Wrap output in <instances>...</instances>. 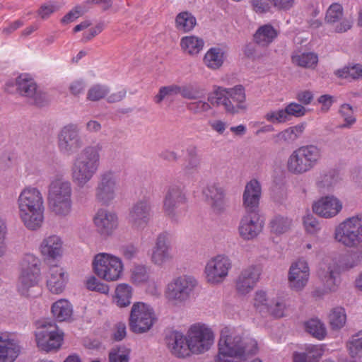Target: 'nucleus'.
<instances>
[{
  "mask_svg": "<svg viewBox=\"0 0 362 362\" xmlns=\"http://www.w3.org/2000/svg\"><path fill=\"white\" fill-rule=\"evenodd\" d=\"M258 351L257 341L243 328L224 327L220 332L215 362H245Z\"/></svg>",
  "mask_w": 362,
  "mask_h": 362,
  "instance_id": "obj_1",
  "label": "nucleus"
},
{
  "mask_svg": "<svg viewBox=\"0 0 362 362\" xmlns=\"http://www.w3.org/2000/svg\"><path fill=\"white\" fill-rule=\"evenodd\" d=\"M18 214L23 226L30 230L40 228L45 219V199L36 187L26 186L19 192L16 199Z\"/></svg>",
  "mask_w": 362,
  "mask_h": 362,
  "instance_id": "obj_2",
  "label": "nucleus"
},
{
  "mask_svg": "<svg viewBox=\"0 0 362 362\" xmlns=\"http://www.w3.org/2000/svg\"><path fill=\"white\" fill-rule=\"evenodd\" d=\"M100 149L95 146L84 148L72 161L70 177L76 187H86L100 168Z\"/></svg>",
  "mask_w": 362,
  "mask_h": 362,
  "instance_id": "obj_3",
  "label": "nucleus"
},
{
  "mask_svg": "<svg viewBox=\"0 0 362 362\" xmlns=\"http://www.w3.org/2000/svg\"><path fill=\"white\" fill-rule=\"evenodd\" d=\"M72 187L63 178L53 180L48 188V204L52 213L61 220H66L73 209Z\"/></svg>",
  "mask_w": 362,
  "mask_h": 362,
  "instance_id": "obj_4",
  "label": "nucleus"
},
{
  "mask_svg": "<svg viewBox=\"0 0 362 362\" xmlns=\"http://www.w3.org/2000/svg\"><path fill=\"white\" fill-rule=\"evenodd\" d=\"M323 157L322 148L315 144H307L294 149L286 161L287 171L293 175H302L313 170Z\"/></svg>",
  "mask_w": 362,
  "mask_h": 362,
  "instance_id": "obj_5",
  "label": "nucleus"
},
{
  "mask_svg": "<svg viewBox=\"0 0 362 362\" xmlns=\"http://www.w3.org/2000/svg\"><path fill=\"white\" fill-rule=\"evenodd\" d=\"M211 104L223 106L226 113L235 115L246 109L245 88L241 85L233 88L214 86L212 92L208 94Z\"/></svg>",
  "mask_w": 362,
  "mask_h": 362,
  "instance_id": "obj_6",
  "label": "nucleus"
},
{
  "mask_svg": "<svg viewBox=\"0 0 362 362\" xmlns=\"http://www.w3.org/2000/svg\"><path fill=\"white\" fill-rule=\"evenodd\" d=\"M41 280L40 261L33 254L23 256L20 264V272L16 288L18 292L24 296H35L33 289L37 287Z\"/></svg>",
  "mask_w": 362,
  "mask_h": 362,
  "instance_id": "obj_7",
  "label": "nucleus"
},
{
  "mask_svg": "<svg viewBox=\"0 0 362 362\" xmlns=\"http://www.w3.org/2000/svg\"><path fill=\"white\" fill-rule=\"evenodd\" d=\"M95 275L105 282L120 280L124 272V264L121 257L108 252L96 254L92 260Z\"/></svg>",
  "mask_w": 362,
  "mask_h": 362,
  "instance_id": "obj_8",
  "label": "nucleus"
},
{
  "mask_svg": "<svg viewBox=\"0 0 362 362\" xmlns=\"http://www.w3.org/2000/svg\"><path fill=\"white\" fill-rule=\"evenodd\" d=\"M333 238L339 245L347 248H356L362 245V213L350 216L334 228Z\"/></svg>",
  "mask_w": 362,
  "mask_h": 362,
  "instance_id": "obj_9",
  "label": "nucleus"
},
{
  "mask_svg": "<svg viewBox=\"0 0 362 362\" xmlns=\"http://www.w3.org/2000/svg\"><path fill=\"white\" fill-rule=\"evenodd\" d=\"M156 320L155 310L151 305L136 302L131 308L129 327L135 334H144L153 327Z\"/></svg>",
  "mask_w": 362,
  "mask_h": 362,
  "instance_id": "obj_10",
  "label": "nucleus"
},
{
  "mask_svg": "<svg viewBox=\"0 0 362 362\" xmlns=\"http://www.w3.org/2000/svg\"><path fill=\"white\" fill-rule=\"evenodd\" d=\"M37 347L49 352L59 349L62 345L64 333L52 321H40L37 324L35 332Z\"/></svg>",
  "mask_w": 362,
  "mask_h": 362,
  "instance_id": "obj_11",
  "label": "nucleus"
},
{
  "mask_svg": "<svg viewBox=\"0 0 362 362\" xmlns=\"http://www.w3.org/2000/svg\"><path fill=\"white\" fill-rule=\"evenodd\" d=\"M187 332L192 354H204L209 351L214 344V332L206 324L195 323L189 327Z\"/></svg>",
  "mask_w": 362,
  "mask_h": 362,
  "instance_id": "obj_12",
  "label": "nucleus"
},
{
  "mask_svg": "<svg viewBox=\"0 0 362 362\" xmlns=\"http://www.w3.org/2000/svg\"><path fill=\"white\" fill-rule=\"evenodd\" d=\"M197 286L196 279L189 275L173 278L166 286L165 296L170 302L178 304L186 302Z\"/></svg>",
  "mask_w": 362,
  "mask_h": 362,
  "instance_id": "obj_13",
  "label": "nucleus"
},
{
  "mask_svg": "<svg viewBox=\"0 0 362 362\" xmlns=\"http://www.w3.org/2000/svg\"><path fill=\"white\" fill-rule=\"evenodd\" d=\"M232 268L231 259L226 255H216L207 260L204 269L206 281L214 286L225 281Z\"/></svg>",
  "mask_w": 362,
  "mask_h": 362,
  "instance_id": "obj_14",
  "label": "nucleus"
},
{
  "mask_svg": "<svg viewBox=\"0 0 362 362\" xmlns=\"http://www.w3.org/2000/svg\"><path fill=\"white\" fill-rule=\"evenodd\" d=\"M187 197L179 186L168 188L163 201V210L165 215L173 221H178L186 212Z\"/></svg>",
  "mask_w": 362,
  "mask_h": 362,
  "instance_id": "obj_15",
  "label": "nucleus"
},
{
  "mask_svg": "<svg viewBox=\"0 0 362 362\" xmlns=\"http://www.w3.org/2000/svg\"><path fill=\"white\" fill-rule=\"evenodd\" d=\"M57 142L59 151L65 155H72L78 151L83 144L78 124L69 123L62 127L57 136Z\"/></svg>",
  "mask_w": 362,
  "mask_h": 362,
  "instance_id": "obj_16",
  "label": "nucleus"
},
{
  "mask_svg": "<svg viewBox=\"0 0 362 362\" xmlns=\"http://www.w3.org/2000/svg\"><path fill=\"white\" fill-rule=\"evenodd\" d=\"M118 191V178L110 170L103 173L95 188V199L102 205H110L117 197Z\"/></svg>",
  "mask_w": 362,
  "mask_h": 362,
  "instance_id": "obj_17",
  "label": "nucleus"
},
{
  "mask_svg": "<svg viewBox=\"0 0 362 362\" xmlns=\"http://www.w3.org/2000/svg\"><path fill=\"white\" fill-rule=\"evenodd\" d=\"M310 274L308 261L298 258L293 261L288 269L287 281L288 288L296 292L303 291L307 286Z\"/></svg>",
  "mask_w": 362,
  "mask_h": 362,
  "instance_id": "obj_18",
  "label": "nucleus"
},
{
  "mask_svg": "<svg viewBox=\"0 0 362 362\" xmlns=\"http://www.w3.org/2000/svg\"><path fill=\"white\" fill-rule=\"evenodd\" d=\"M148 256L151 262L158 267H163L167 262L173 259L168 233L163 232L156 236Z\"/></svg>",
  "mask_w": 362,
  "mask_h": 362,
  "instance_id": "obj_19",
  "label": "nucleus"
},
{
  "mask_svg": "<svg viewBox=\"0 0 362 362\" xmlns=\"http://www.w3.org/2000/svg\"><path fill=\"white\" fill-rule=\"evenodd\" d=\"M262 269L259 265L250 264L244 267L235 279V288L241 296L251 293L259 281Z\"/></svg>",
  "mask_w": 362,
  "mask_h": 362,
  "instance_id": "obj_20",
  "label": "nucleus"
},
{
  "mask_svg": "<svg viewBox=\"0 0 362 362\" xmlns=\"http://www.w3.org/2000/svg\"><path fill=\"white\" fill-rule=\"evenodd\" d=\"M151 202L142 199L134 203L129 211L128 219L132 226L137 230H144L153 216Z\"/></svg>",
  "mask_w": 362,
  "mask_h": 362,
  "instance_id": "obj_21",
  "label": "nucleus"
},
{
  "mask_svg": "<svg viewBox=\"0 0 362 362\" xmlns=\"http://www.w3.org/2000/svg\"><path fill=\"white\" fill-rule=\"evenodd\" d=\"M7 91L13 93L16 90L22 96L30 98L34 103H39L40 92L33 77L28 74H21L13 79L8 80L6 83Z\"/></svg>",
  "mask_w": 362,
  "mask_h": 362,
  "instance_id": "obj_22",
  "label": "nucleus"
},
{
  "mask_svg": "<svg viewBox=\"0 0 362 362\" xmlns=\"http://www.w3.org/2000/svg\"><path fill=\"white\" fill-rule=\"evenodd\" d=\"M264 221L256 212H247L241 217L238 230L240 237L246 241L253 240L262 232Z\"/></svg>",
  "mask_w": 362,
  "mask_h": 362,
  "instance_id": "obj_23",
  "label": "nucleus"
},
{
  "mask_svg": "<svg viewBox=\"0 0 362 362\" xmlns=\"http://www.w3.org/2000/svg\"><path fill=\"white\" fill-rule=\"evenodd\" d=\"M325 22L338 33L348 31L353 24L352 19L344 16V8L339 3H333L327 8Z\"/></svg>",
  "mask_w": 362,
  "mask_h": 362,
  "instance_id": "obj_24",
  "label": "nucleus"
},
{
  "mask_svg": "<svg viewBox=\"0 0 362 362\" xmlns=\"http://www.w3.org/2000/svg\"><path fill=\"white\" fill-rule=\"evenodd\" d=\"M313 211L318 216L329 219L337 216L343 209L342 202L336 196L326 195L313 204Z\"/></svg>",
  "mask_w": 362,
  "mask_h": 362,
  "instance_id": "obj_25",
  "label": "nucleus"
},
{
  "mask_svg": "<svg viewBox=\"0 0 362 362\" xmlns=\"http://www.w3.org/2000/svg\"><path fill=\"white\" fill-rule=\"evenodd\" d=\"M203 196L214 211L222 212L228 206V199L225 189L218 183L207 185L202 191Z\"/></svg>",
  "mask_w": 362,
  "mask_h": 362,
  "instance_id": "obj_26",
  "label": "nucleus"
},
{
  "mask_svg": "<svg viewBox=\"0 0 362 362\" xmlns=\"http://www.w3.org/2000/svg\"><path fill=\"white\" fill-rule=\"evenodd\" d=\"M165 345L171 354L177 358H185L190 356L187 333L172 330L168 332L165 337Z\"/></svg>",
  "mask_w": 362,
  "mask_h": 362,
  "instance_id": "obj_27",
  "label": "nucleus"
},
{
  "mask_svg": "<svg viewBox=\"0 0 362 362\" xmlns=\"http://www.w3.org/2000/svg\"><path fill=\"white\" fill-rule=\"evenodd\" d=\"M69 274L66 269L58 265L49 267L46 276V286L52 294L62 293L69 282Z\"/></svg>",
  "mask_w": 362,
  "mask_h": 362,
  "instance_id": "obj_28",
  "label": "nucleus"
},
{
  "mask_svg": "<svg viewBox=\"0 0 362 362\" xmlns=\"http://www.w3.org/2000/svg\"><path fill=\"white\" fill-rule=\"evenodd\" d=\"M93 223L100 234L110 235L118 226V216L112 211L100 209L94 216Z\"/></svg>",
  "mask_w": 362,
  "mask_h": 362,
  "instance_id": "obj_29",
  "label": "nucleus"
},
{
  "mask_svg": "<svg viewBox=\"0 0 362 362\" xmlns=\"http://www.w3.org/2000/svg\"><path fill=\"white\" fill-rule=\"evenodd\" d=\"M262 197L260 182L252 179L245 186L243 193V206L247 212H255L259 207Z\"/></svg>",
  "mask_w": 362,
  "mask_h": 362,
  "instance_id": "obj_30",
  "label": "nucleus"
},
{
  "mask_svg": "<svg viewBox=\"0 0 362 362\" xmlns=\"http://www.w3.org/2000/svg\"><path fill=\"white\" fill-rule=\"evenodd\" d=\"M64 243L57 235H50L42 239L39 250L41 255L48 260H56L61 258L64 253Z\"/></svg>",
  "mask_w": 362,
  "mask_h": 362,
  "instance_id": "obj_31",
  "label": "nucleus"
},
{
  "mask_svg": "<svg viewBox=\"0 0 362 362\" xmlns=\"http://www.w3.org/2000/svg\"><path fill=\"white\" fill-rule=\"evenodd\" d=\"M20 352V346L14 336L0 332V362H13Z\"/></svg>",
  "mask_w": 362,
  "mask_h": 362,
  "instance_id": "obj_32",
  "label": "nucleus"
},
{
  "mask_svg": "<svg viewBox=\"0 0 362 362\" xmlns=\"http://www.w3.org/2000/svg\"><path fill=\"white\" fill-rule=\"evenodd\" d=\"M361 262L362 250H355L332 259L329 262L341 274L355 268Z\"/></svg>",
  "mask_w": 362,
  "mask_h": 362,
  "instance_id": "obj_33",
  "label": "nucleus"
},
{
  "mask_svg": "<svg viewBox=\"0 0 362 362\" xmlns=\"http://www.w3.org/2000/svg\"><path fill=\"white\" fill-rule=\"evenodd\" d=\"M339 274L340 273L330 262L321 265L318 275L325 291L333 292L337 289L339 284L338 279Z\"/></svg>",
  "mask_w": 362,
  "mask_h": 362,
  "instance_id": "obj_34",
  "label": "nucleus"
},
{
  "mask_svg": "<svg viewBox=\"0 0 362 362\" xmlns=\"http://www.w3.org/2000/svg\"><path fill=\"white\" fill-rule=\"evenodd\" d=\"M305 124L300 123L295 126L288 127L272 136L274 143L279 145L281 144H293L298 139L305 129Z\"/></svg>",
  "mask_w": 362,
  "mask_h": 362,
  "instance_id": "obj_35",
  "label": "nucleus"
},
{
  "mask_svg": "<svg viewBox=\"0 0 362 362\" xmlns=\"http://www.w3.org/2000/svg\"><path fill=\"white\" fill-rule=\"evenodd\" d=\"M227 55L225 50L219 47L209 48L203 57V64L210 70L216 71L220 69Z\"/></svg>",
  "mask_w": 362,
  "mask_h": 362,
  "instance_id": "obj_36",
  "label": "nucleus"
},
{
  "mask_svg": "<svg viewBox=\"0 0 362 362\" xmlns=\"http://www.w3.org/2000/svg\"><path fill=\"white\" fill-rule=\"evenodd\" d=\"M133 288L128 284L121 283L116 286L112 298V303L119 308L128 307L132 303Z\"/></svg>",
  "mask_w": 362,
  "mask_h": 362,
  "instance_id": "obj_37",
  "label": "nucleus"
},
{
  "mask_svg": "<svg viewBox=\"0 0 362 362\" xmlns=\"http://www.w3.org/2000/svg\"><path fill=\"white\" fill-rule=\"evenodd\" d=\"M323 354L320 346L306 345L304 351H296L293 354V362H317Z\"/></svg>",
  "mask_w": 362,
  "mask_h": 362,
  "instance_id": "obj_38",
  "label": "nucleus"
},
{
  "mask_svg": "<svg viewBox=\"0 0 362 362\" xmlns=\"http://www.w3.org/2000/svg\"><path fill=\"white\" fill-rule=\"evenodd\" d=\"M274 298L264 290L257 291L252 298V305L256 312L262 317L268 316V309Z\"/></svg>",
  "mask_w": 362,
  "mask_h": 362,
  "instance_id": "obj_39",
  "label": "nucleus"
},
{
  "mask_svg": "<svg viewBox=\"0 0 362 362\" xmlns=\"http://www.w3.org/2000/svg\"><path fill=\"white\" fill-rule=\"evenodd\" d=\"M51 312L57 321H67L73 315V307L68 300L61 298L52 305Z\"/></svg>",
  "mask_w": 362,
  "mask_h": 362,
  "instance_id": "obj_40",
  "label": "nucleus"
},
{
  "mask_svg": "<svg viewBox=\"0 0 362 362\" xmlns=\"http://www.w3.org/2000/svg\"><path fill=\"white\" fill-rule=\"evenodd\" d=\"M204 40L195 35L183 37L180 40V47L182 51L191 56L198 54L203 49Z\"/></svg>",
  "mask_w": 362,
  "mask_h": 362,
  "instance_id": "obj_41",
  "label": "nucleus"
},
{
  "mask_svg": "<svg viewBox=\"0 0 362 362\" xmlns=\"http://www.w3.org/2000/svg\"><path fill=\"white\" fill-rule=\"evenodd\" d=\"M327 322L332 330L342 329L346 322L345 309L341 306H337L330 309L327 314Z\"/></svg>",
  "mask_w": 362,
  "mask_h": 362,
  "instance_id": "obj_42",
  "label": "nucleus"
},
{
  "mask_svg": "<svg viewBox=\"0 0 362 362\" xmlns=\"http://www.w3.org/2000/svg\"><path fill=\"white\" fill-rule=\"evenodd\" d=\"M277 30L271 25H264L256 31L254 39L261 46H267L277 37Z\"/></svg>",
  "mask_w": 362,
  "mask_h": 362,
  "instance_id": "obj_43",
  "label": "nucleus"
},
{
  "mask_svg": "<svg viewBox=\"0 0 362 362\" xmlns=\"http://www.w3.org/2000/svg\"><path fill=\"white\" fill-rule=\"evenodd\" d=\"M305 330L313 337L322 340L327 336V327L325 323L317 318H313L305 322Z\"/></svg>",
  "mask_w": 362,
  "mask_h": 362,
  "instance_id": "obj_44",
  "label": "nucleus"
},
{
  "mask_svg": "<svg viewBox=\"0 0 362 362\" xmlns=\"http://www.w3.org/2000/svg\"><path fill=\"white\" fill-rule=\"evenodd\" d=\"M293 64L306 68H313L318 62L317 56L313 52H296L292 55Z\"/></svg>",
  "mask_w": 362,
  "mask_h": 362,
  "instance_id": "obj_45",
  "label": "nucleus"
},
{
  "mask_svg": "<svg viewBox=\"0 0 362 362\" xmlns=\"http://www.w3.org/2000/svg\"><path fill=\"white\" fill-rule=\"evenodd\" d=\"M338 182V176L334 170H326L320 173L316 185L321 190H329Z\"/></svg>",
  "mask_w": 362,
  "mask_h": 362,
  "instance_id": "obj_46",
  "label": "nucleus"
},
{
  "mask_svg": "<svg viewBox=\"0 0 362 362\" xmlns=\"http://www.w3.org/2000/svg\"><path fill=\"white\" fill-rule=\"evenodd\" d=\"M178 89L179 94L183 98L190 100L201 99L205 95L203 89L192 84L178 86Z\"/></svg>",
  "mask_w": 362,
  "mask_h": 362,
  "instance_id": "obj_47",
  "label": "nucleus"
},
{
  "mask_svg": "<svg viewBox=\"0 0 362 362\" xmlns=\"http://www.w3.org/2000/svg\"><path fill=\"white\" fill-rule=\"evenodd\" d=\"M130 279L136 285L146 284L150 281L148 268L144 265H136L131 271Z\"/></svg>",
  "mask_w": 362,
  "mask_h": 362,
  "instance_id": "obj_48",
  "label": "nucleus"
},
{
  "mask_svg": "<svg viewBox=\"0 0 362 362\" xmlns=\"http://www.w3.org/2000/svg\"><path fill=\"white\" fill-rule=\"evenodd\" d=\"M175 23L178 30L188 32L195 26L196 19L191 13L182 12L177 16Z\"/></svg>",
  "mask_w": 362,
  "mask_h": 362,
  "instance_id": "obj_49",
  "label": "nucleus"
},
{
  "mask_svg": "<svg viewBox=\"0 0 362 362\" xmlns=\"http://www.w3.org/2000/svg\"><path fill=\"white\" fill-rule=\"evenodd\" d=\"M335 75L339 78L346 79H358L362 78V66L361 64H354L345 66L338 69L334 72Z\"/></svg>",
  "mask_w": 362,
  "mask_h": 362,
  "instance_id": "obj_50",
  "label": "nucleus"
},
{
  "mask_svg": "<svg viewBox=\"0 0 362 362\" xmlns=\"http://www.w3.org/2000/svg\"><path fill=\"white\" fill-rule=\"evenodd\" d=\"M291 223V219L287 217L276 216L270 222L271 230L276 234H282L290 228Z\"/></svg>",
  "mask_w": 362,
  "mask_h": 362,
  "instance_id": "obj_51",
  "label": "nucleus"
},
{
  "mask_svg": "<svg viewBox=\"0 0 362 362\" xmlns=\"http://www.w3.org/2000/svg\"><path fill=\"white\" fill-rule=\"evenodd\" d=\"M100 280L96 275L88 276L85 281L87 289L103 294H107L110 291V286Z\"/></svg>",
  "mask_w": 362,
  "mask_h": 362,
  "instance_id": "obj_52",
  "label": "nucleus"
},
{
  "mask_svg": "<svg viewBox=\"0 0 362 362\" xmlns=\"http://www.w3.org/2000/svg\"><path fill=\"white\" fill-rule=\"evenodd\" d=\"M286 305L283 300L274 298L268 309V316L270 315L276 319L284 317L286 316Z\"/></svg>",
  "mask_w": 362,
  "mask_h": 362,
  "instance_id": "obj_53",
  "label": "nucleus"
},
{
  "mask_svg": "<svg viewBox=\"0 0 362 362\" xmlns=\"http://www.w3.org/2000/svg\"><path fill=\"white\" fill-rule=\"evenodd\" d=\"M131 350L124 346L113 349L109 354L110 362H129Z\"/></svg>",
  "mask_w": 362,
  "mask_h": 362,
  "instance_id": "obj_54",
  "label": "nucleus"
},
{
  "mask_svg": "<svg viewBox=\"0 0 362 362\" xmlns=\"http://www.w3.org/2000/svg\"><path fill=\"white\" fill-rule=\"evenodd\" d=\"M110 92L107 86L101 84H95L88 90L87 99L90 101H98L105 97Z\"/></svg>",
  "mask_w": 362,
  "mask_h": 362,
  "instance_id": "obj_55",
  "label": "nucleus"
},
{
  "mask_svg": "<svg viewBox=\"0 0 362 362\" xmlns=\"http://www.w3.org/2000/svg\"><path fill=\"white\" fill-rule=\"evenodd\" d=\"M213 105H216V104H211L208 98L207 100L198 99L194 102L189 103L187 105V109L194 114L201 115L211 110Z\"/></svg>",
  "mask_w": 362,
  "mask_h": 362,
  "instance_id": "obj_56",
  "label": "nucleus"
},
{
  "mask_svg": "<svg viewBox=\"0 0 362 362\" xmlns=\"http://www.w3.org/2000/svg\"><path fill=\"white\" fill-rule=\"evenodd\" d=\"M264 118L273 124H283L288 121L284 108L269 110L265 113Z\"/></svg>",
  "mask_w": 362,
  "mask_h": 362,
  "instance_id": "obj_57",
  "label": "nucleus"
},
{
  "mask_svg": "<svg viewBox=\"0 0 362 362\" xmlns=\"http://www.w3.org/2000/svg\"><path fill=\"white\" fill-rule=\"evenodd\" d=\"M178 90V85L176 84L160 87L158 93L154 97L155 103L160 104L164 99L179 94Z\"/></svg>",
  "mask_w": 362,
  "mask_h": 362,
  "instance_id": "obj_58",
  "label": "nucleus"
},
{
  "mask_svg": "<svg viewBox=\"0 0 362 362\" xmlns=\"http://www.w3.org/2000/svg\"><path fill=\"white\" fill-rule=\"evenodd\" d=\"M303 224L305 231L311 235L317 234L321 229L318 220L310 214L303 216Z\"/></svg>",
  "mask_w": 362,
  "mask_h": 362,
  "instance_id": "obj_59",
  "label": "nucleus"
},
{
  "mask_svg": "<svg viewBox=\"0 0 362 362\" xmlns=\"http://www.w3.org/2000/svg\"><path fill=\"white\" fill-rule=\"evenodd\" d=\"M6 235L7 226L6 221L0 218V258L6 256L8 251Z\"/></svg>",
  "mask_w": 362,
  "mask_h": 362,
  "instance_id": "obj_60",
  "label": "nucleus"
},
{
  "mask_svg": "<svg viewBox=\"0 0 362 362\" xmlns=\"http://www.w3.org/2000/svg\"><path fill=\"white\" fill-rule=\"evenodd\" d=\"M59 9L57 4L54 1H49L40 6L37 11V14L42 19H47L53 13Z\"/></svg>",
  "mask_w": 362,
  "mask_h": 362,
  "instance_id": "obj_61",
  "label": "nucleus"
},
{
  "mask_svg": "<svg viewBox=\"0 0 362 362\" xmlns=\"http://www.w3.org/2000/svg\"><path fill=\"white\" fill-rule=\"evenodd\" d=\"M340 113L344 117L345 124L344 127H350L356 122V118L354 116L352 107L349 104H344L341 106Z\"/></svg>",
  "mask_w": 362,
  "mask_h": 362,
  "instance_id": "obj_62",
  "label": "nucleus"
},
{
  "mask_svg": "<svg viewBox=\"0 0 362 362\" xmlns=\"http://www.w3.org/2000/svg\"><path fill=\"white\" fill-rule=\"evenodd\" d=\"M286 115L289 120L291 116L300 117L305 114V108L301 105L296 103H291L288 104L285 108Z\"/></svg>",
  "mask_w": 362,
  "mask_h": 362,
  "instance_id": "obj_63",
  "label": "nucleus"
},
{
  "mask_svg": "<svg viewBox=\"0 0 362 362\" xmlns=\"http://www.w3.org/2000/svg\"><path fill=\"white\" fill-rule=\"evenodd\" d=\"M251 5L257 13H267L273 8V5L268 0H251Z\"/></svg>",
  "mask_w": 362,
  "mask_h": 362,
  "instance_id": "obj_64",
  "label": "nucleus"
}]
</instances>
